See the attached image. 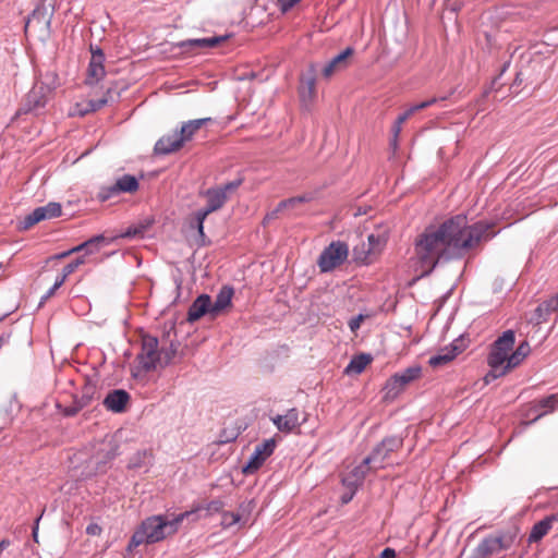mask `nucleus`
Returning <instances> with one entry per match:
<instances>
[{
  "label": "nucleus",
  "instance_id": "27",
  "mask_svg": "<svg viewBox=\"0 0 558 558\" xmlns=\"http://www.w3.org/2000/svg\"><path fill=\"white\" fill-rule=\"evenodd\" d=\"M211 118H202V119H195L190 120L187 122H184L178 132L180 137L182 138L183 143L189 142L193 138L194 134L204 125L211 122Z\"/></svg>",
  "mask_w": 558,
  "mask_h": 558
},
{
  "label": "nucleus",
  "instance_id": "12",
  "mask_svg": "<svg viewBox=\"0 0 558 558\" xmlns=\"http://www.w3.org/2000/svg\"><path fill=\"white\" fill-rule=\"evenodd\" d=\"M402 446V439L399 437L385 438L373 452L364 459L365 464H372L374 470L384 468L385 460L389 457L390 452L396 451Z\"/></svg>",
  "mask_w": 558,
  "mask_h": 558
},
{
  "label": "nucleus",
  "instance_id": "45",
  "mask_svg": "<svg viewBox=\"0 0 558 558\" xmlns=\"http://www.w3.org/2000/svg\"><path fill=\"white\" fill-rule=\"evenodd\" d=\"M401 126H402V124L395 122V124L391 129L392 138H391L390 144L395 149L397 148L398 137H399V135L401 133V129H402Z\"/></svg>",
  "mask_w": 558,
  "mask_h": 558
},
{
  "label": "nucleus",
  "instance_id": "57",
  "mask_svg": "<svg viewBox=\"0 0 558 558\" xmlns=\"http://www.w3.org/2000/svg\"><path fill=\"white\" fill-rule=\"evenodd\" d=\"M58 289H54V286H52L46 293V295L43 298V300H47L49 298H51L54 292L57 291Z\"/></svg>",
  "mask_w": 558,
  "mask_h": 558
},
{
  "label": "nucleus",
  "instance_id": "10",
  "mask_svg": "<svg viewBox=\"0 0 558 558\" xmlns=\"http://www.w3.org/2000/svg\"><path fill=\"white\" fill-rule=\"evenodd\" d=\"M140 365L146 372L155 369L161 365V352L158 350V340L153 336H144L142 339V350L137 355Z\"/></svg>",
  "mask_w": 558,
  "mask_h": 558
},
{
  "label": "nucleus",
  "instance_id": "25",
  "mask_svg": "<svg viewBox=\"0 0 558 558\" xmlns=\"http://www.w3.org/2000/svg\"><path fill=\"white\" fill-rule=\"evenodd\" d=\"M105 241H106V239L104 235H96L66 252H62V253L58 254L56 256V258H64V257H68L69 255H71L72 253H76V252H81V251H85L86 254H94L99 251L100 245Z\"/></svg>",
  "mask_w": 558,
  "mask_h": 558
},
{
  "label": "nucleus",
  "instance_id": "24",
  "mask_svg": "<svg viewBox=\"0 0 558 558\" xmlns=\"http://www.w3.org/2000/svg\"><path fill=\"white\" fill-rule=\"evenodd\" d=\"M183 144L178 132H174L173 134L160 137L155 144L154 150L157 155H168L179 150Z\"/></svg>",
  "mask_w": 558,
  "mask_h": 558
},
{
  "label": "nucleus",
  "instance_id": "43",
  "mask_svg": "<svg viewBox=\"0 0 558 558\" xmlns=\"http://www.w3.org/2000/svg\"><path fill=\"white\" fill-rule=\"evenodd\" d=\"M543 305L548 310L549 314L558 311V294L544 301Z\"/></svg>",
  "mask_w": 558,
  "mask_h": 558
},
{
  "label": "nucleus",
  "instance_id": "19",
  "mask_svg": "<svg viewBox=\"0 0 558 558\" xmlns=\"http://www.w3.org/2000/svg\"><path fill=\"white\" fill-rule=\"evenodd\" d=\"M354 49L347 47L343 51L335 56L323 69V75L330 77L336 72L342 71L349 66L350 58L353 56Z\"/></svg>",
  "mask_w": 558,
  "mask_h": 558
},
{
  "label": "nucleus",
  "instance_id": "18",
  "mask_svg": "<svg viewBox=\"0 0 558 558\" xmlns=\"http://www.w3.org/2000/svg\"><path fill=\"white\" fill-rule=\"evenodd\" d=\"M130 395L123 389H114L110 391L104 399V405L107 410L114 413H122L126 410L130 402Z\"/></svg>",
  "mask_w": 558,
  "mask_h": 558
},
{
  "label": "nucleus",
  "instance_id": "28",
  "mask_svg": "<svg viewBox=\"0 0 558 558\" xmlns=\"http://www.w3.org/2000/svg\"><path fill=\"white\" fill-rule=\"evenodd\" d=\"M138 190V181L134 175L124 174L119 178L116 183L109 187L111 194L117 193H134Z\"/></svg>",
  "mask_w": 558,
  "mask_h": 558
},
{
  "label": "nucleus",
  "instance_id": "53",
  "mask_svg": "<svg viewBox=\"0 0 558 558\" xmlns=\"http://www.w3.org/2000/svg\"><path fill=\"white\" fill-rule=\"evenodd\" d=\"M147 457H148V453H147L146 451L138 452V453L136 454V457H135V458L137 459V461H136V462H132L131 466H132V468H138V466H140V462H141V460H142V459H146Z\"/></svg>",
  "mask_w": 558,
  "mask_h": 558
},
{
  "label": "nucleus",
  "instance_id": "35",
  "mask_svg": "<svg viewBox=\"0 0 558 558\" xmlns=\"http://www.w3.org/2000/svg\"><path fill=\"white\" fill-rule=\"evenodd\" d=\"M253 510L252 501L243 502L239 506L238 511H235L236 515L240 518V522L245 524L250 520V514Z\"/></svg>",
  "mask_w": 558,
  "mask_h": 558
},
{
  "label": "nucleus",
  "instance_id": "55",
  "mask_svg": "<svg viewBox=\"0 0 558 558\" xmlns=\"http://www.w3.org/2000/svg\"><path fill=\"white\" fill-rule=\"evenodd\" d=\"M354 494H355V492H353V490H350L349 493L343 494L341 497L342 502L348 504L349 501H351Z\"/></svg>",
  "mask_w": 558,
  "mask_h": 558
},
{
  "label": "nucleus",
  "instance_id": "29",
  "mask_svg": "<svg viewBox=\"0 0 558 558\" xmlns=\"http://www.w3.org/2000/svg\"><path fill=\"white\" fill-rule=\"evenodd\" d=\"M530 352H531V347H530L529 342L527 341L521 342L518 345V348L515 349V351H513L510 354L509 361L506 364V368H508L509 371H512L513 368L519 366L523 362V360L530 354Z\"/></svg>",
  "mask_w": 558,
  "mask_h": 558
},
{
  "label": "nucleus",
  "instance_id": "37",
  "mask_svg": "<svg viewBox=\"0 0 558 558\" xmlns=\"http://www.w3.org/2000/svg\"><path fill=\"white\" fill-rule=\"evenodd\" d=\"M510 371L506 368V366H495L490 367V371L485 375L484 380L486 384H489L490 381L506 375Z\"/></svg>",
  "mask_w": 558,
  "mask_h": 558
},
{
  "label": "nucleus",
  "instance_id": "58",
  "mask_svg": "<svg viewBox=\"0 0 558 558\" xmlns=\"http://www.w3.org/2000/svg\"><path fill=\"white\" fill-rule=\"evenodd\" d=\"M425 108H427V104L425 101L414 105V110H417V111L423 110Z\"/></svg>",
  "mask_w": 558,
  "mask_h": 558
},
{
  "label": "nucleus",
  "instance_id": "46",
  "mask_svg": "<svg viewBox=\"0 0 558 558\" xmlns=\"http://www.w3.org/2000/svg\"><path fill=\"white\" fill-rule=\"evenodd\" d=\"M364 319V316L363 315H357L355 317H352L349 322V327L351 329V331H356L360 327H361V324Z\"/></svg>",
  "mask_w": 558,
  "mask_h": 558
},
{
  "label": "nucleus",
  "instance_id": "60",
  "mask_svg": "<svg viewBox=\"0 0 558 558\" xmlns=\"http://www.w3.org/2000/svg\"><path fill=\"white\" fill-rule=\"evenodd\" d=\"M417 110H414V106L410 107L405 113L408 114V117L410 118L412 114H414Z\"/></svg>",
  "mask_w": 558,
  "mask_h": 558
},
{
  "label": "nucleus",
  "instance_id": "15",
  "mask_svg": "<svg viewBox=\"0 0 558 558\" xmlns=\"http://www.w3.org/2000/svg\"><path fill=\"white\" fill-rule=\"evenodd\" d=\"M276 448L274 438L266 439L255 447L247 464L243 468L244 474H252L257 471L268 457H270Z\"/></svg>",
  "mask_w": 558,
  "mask_h": 558
},
{
  "label": "nucleus",
  "instance_id": "13",
  "mask_svg": "<svg viewBox=\"0 0 558 558\" xmlns=\"http://www.w3.org/2000/svg\"><path fill=\"white\" fill-rule=\"evenodd\" d=\"M61 211V205L56 202H50L45 206L37 207L29 215H27L23 221H21L20 229L27 230L43 220L59 217Z\"/></svg>",
  "mask_w": 558,
  "mask_h": 558
},
{
  "label": "nucleus",
  "instance_id": "61",
  "mask_svg": "<svg viewBox=\"0 0 558 558\" xmlns=\"http://www.w3.org/2000/svg\"><path fill=\"white\" fill-rule=\"evenodd\" d=\"M37 530H38L37 526L33 530V536L35 539L37 538Z\"/></svg>",
  "mask_w": 558,
  "mask_h": 558
},
{
  "label": "nucleus",
  "instance_id": "31",
  "mask_svg": "<svg viewBox=\"0 0 558 558\" xmlns=\"http://www.w3.org/2000/svg\"><path fill=\"white\" fill-rule=\"evenodd\" d=\"M108 102V99L106 97L99 98V99H92L86 102L77 104V113L83 117L90 112H95L99 109H101Z\"/></svg>",
  "mask_w": 558,
  "mask_h": 558
},
{
  "label": "nucleus",
  "instance_id": "39",
  "mask_svg": "<svg viewBox=\"0 0 558 558\" xmlns=\"http://www.w3.org/2000/svg\"><path fill=\"white\" fill-rule=\"evenodd\" d=\"M161 365H167L170 363V361L173 359V356L177 353V345H174L172 342L170 344V348L167 350H161Z\"/></svg>",
  "mask_w": 558,
  "mask_h": 558
},
{
  "label": "nucleus",
  "instance_id": "41",
  "mask_svg": "<svg viewBox=\"0 0 558 558\" xmlns=\"http://www.w3.org/2000/svg\"><path fill=\"white\" fill-rule=\"evenodd\" d=\"M315 94V80L310 78L302 87L301 95L303 98H312Z\"/></svg>",
  "mask_w": 558,
  "mask_h": 558
},
{
  "label": "nucleus",
  "instance_id": "5",
  "mask_svg": "<svg viewBox=\"0 0 558 558\" xmlns=\"http://www.w3.org/2000/svg\"><path fill=\"white\" fill-rule=\"evenodd\" d=\"M515 541V534L511 532L489 535L482 539L474 550L473 558H488L509 549Z\"/></svg>",
  "mask_w": 558,
  "mask_h": 558
},
{
  "label": "nucleus",
  "instance_id": "17",
  "mask_svg": "<svg viewBox=\"0 0 558 558\" xmlns=\"http://www.w3.org/2000/svg\"><path fill=\"white\" fill-rule=\"evenodd\" d=\"M306 418L300 420V412L296 408L289 409L283 415H276L271 417V422L282 433H291L296 427H300Z\"/></svg>",
  "mask_w": 558,
  "mask_h": 558
},
{
  "label": "nucleus",
  "instance_id": "32",
  "mask_svg": "<svg viewBox=\"0 0 558 558\" xmlns=\"http://www.w3.org/2000/svg\"><path fill=\"white\" fill-rule=\"evenodd\" d=\"M557 405H558V395H550L546 398L541 399L535 404V409L542 410L537 414L536 418H539V417L544 416L545 414L553 412Z\"/></svg>",
  "mask_w": 558,
  "mask_h": 558
},
{
  "label": "nucleus",
  "instance_id": "59",
  "mask_svg": "<svg viewBox=\"0 0 558 558\" xmlns=\"http://www.w3.org/2000/svg\"><path fill=\"white\" fill-rule=\"evenodd\" d=\"M438 101V98L434 97V98H430L428 100H425V102L427 104V108L434 104H436Z\"/></svg>",
  "mask_w": 558,
  "mask_h": 558
},
{
  "label": "nucleus",
  "instance_id": "22",
  "mask_svg": "<svg viewBox=\"0 0 558 558\" xmlns=\"http://www.w3.org/2000/svg\"><path fill=\"white\" fill-rule=\"evenodd\" d=\"M558 522V511L545 517L543 520L536 522L529 535V543L539 542L553 529V525Z\"/></svg>",
  "mask_w": 558,
  "mask_h": 558
},
{
  "label": "nucleus",
  "instance_id": "52",
  "mask_svg": "<svg viewBox=\"0 0 558 558\" xmlns=\"http://www.w3.org/2000/svg\"><path fill=\"white\" fill-rule=\"evenodd\" d=\"M222 508V502L220 500H213L209 502L207 510L208 511H219Z\"/></svg>",
  "mask_w": 558,
  "mask_h": 558
},
{
  "label": "nucleus",
  "instance_id": "4",
  "mask_svg": "<svg viewBox=\"0 0 558 558\" xmlns=\"http://www.w3.org/2000/svg\"><path fill=\"white\" fill-rule=\"evenodd\" d=\"M57 78L56 73H47L45 75L46 81L36 83L27 93L17 114L38 113L43 110L46 107L50 95L58 86Z\"/></svg>",
  "mask_w": 558,
  "mask_h": 558
},
{
  "label": "nucleus",
  "instance_id": "54",
  "mask_svg": "<svg viewBox=\"0 0 558 558\" xmlns=\"http://www.w3.org/2000/svg\"><path fill=\"white\" fill-rule=\"evenodd\" d=\"M66 278H68V276H64V272L62 271V274L56 279V281L53 283L54 289H59L64 283Z\"/></svg>",
  "mask_w": 558,
  "mask_h": 558
},
{
  "label": "nucleus",
  "instance_id": "2",
  "mask_svg": "<svg viewBox=\"0 0 558 558\" xmlns=\"http://www.w3.org/2000/svg\"><path fill=\"white\" fill-rule=\"evenodd\" d=\"M193 514L194 511H185L173 518H169L168 515H153L147 518L133 534L128 549L132 550L144 543L154 544L162 541L167 536L174 534L178 531L179 524L185 518Z\"/></svg>",
  "mask_w": 558,
  "mask_h": 558
},
{
  "label": "nucleus",
  "instance_id": "20",
  "mask_svg": "<svg viewBox=\"0 0 558 558\" xmlns=\"http://www.w3.org/2000/svg\"><path fill=\"white\" fill-rule=\"evenodd\" d=\"M226 37L214 36L210 38L186 39L179 43V47L185 52L202 51L218 46Z\"/></svg>",
  "mask_w": 558,
  "mask_h": 558
},
{
  "label": "nucleus",
  "instance_id": "7",
  "mask_svg": "<svg viewBox=\"0 0 558 558\" xmlns=\"http://www.w3.org/2000/svg\"><path fill=\"white\" fill-rule=\"evenodd\" d=\"M515 342V333L509 329L502 332L492 344L489 354L487 356V364L489 367L506 366L509 361V352L512 350Z\"/></svg>",
  "mask_w": 558,
  "mask_h": 558
},
{
  "label": "nucleus",
  "instance_id": "48",
  "mask_svg": "<svg viewBox=\"0 0 558 558\" xmlns=\"http://www.w3.org/2000/svg\"><path fill=\"white\" fill-rule=\"evenodd\" d=\"M86 533L93 536L99 535L101 533V527L97 523H90L86 527Z\"/></svg>",
  "mask_w": 558,
  "mask_h": 558
},
{
  "label": "nucleus",
  "instance_id": "3",
  "mask_svg": "<svg viewBox=\"0 0 558 558\" xmlns=\"http://www.w3.org/2000/svg\"><path fill=\"white\" fill-rule=\"evenodd\" d=\"M242 182V179H238L216 187H210L202 193L207 199V205L194 215L195 227L201 235H204V221L207 216L222 208L229 198V194L234 192Z\"/></svg>",
  "mask_w": 558,
  "mask_h": 558
},
{
  "label": "nucleus",
  "instance_id": "47",
  "mask_svg": "<svg viewBox=\"0 0 558 558\" xmlns=\"http://www.w3.org/2000/svg\"><path fill=\"white\" fill-rule=\"evenodd\" d=\"M300 0H277L280 9L286 12L290 10L294 4H296Z\"/></svg>",
  "mask_w": 558,
  "mask_h": 558
},
{
  "label": "nucleus",
  "instance_id": "14",
  "mask_svg": "<svg viewBox=\"0 0 558 558\" xmlns=\"http://www.w3.org/2000/svg\"><path fill=\"white\" fill-rule=\"evenodd\" d=\"M92 57L88 63L85 84L94 86L98 84L106 75L105 53L101 48L90 46Z\"/></svg>",
  "mask_w": 558,
  "mask_h": 558
},
{
  "label": "nucleus",
  "instance_id": "6",
  "mask_svg": "<svg viewBox=\"0 0 558 558\" xmlns=\"http://www.w3.org/2000/svg\"><path fill=\"white\" fill-rule=\"evenodd\" d=\"M349 256V246L341 241H333L320 253L317 265L320 272H329L342 265Z\"/></svg>",
  "mask_w": 558,
  "mask_h": 558
},
{
  "label": "nucleus",
  "instance_id": "50",
  "mask_svg": "<svg viewBox=\"0 0 558 558\" xmlns=\"http://www.w3.org/2000/svg\"><path fill=\"white\" fill-rule=\"evenodd\" d=\"M281 211H282V209H279V204H278L277 207L272 211L268 213L265 216L264 222H267L269 220L276 219L278 217V214L281 213Z\"/></svg>",
  "mask_w": 558,
  "mask_h": 558
},
{
  "label": "nucleus",
  "instance_id": "16",
  "mask_svg": "<svg viewBox=\"0 0 558 558\" xmlns=\"http://www.w3.org/2000/svg\"><path fill=\"white\" fill-rule=\"evenodd\" d=\"M464 350L463 341L456 339L448 347L441 348L437 354L428 360L432 367H440L451 362L459 353Z\"/></svg>",
  "mask_w": 558,
  "mask_h": 558
},
{
  "label": "nucleus",
  "instance_id": "34",
  "mask_svg": "<svg viewBox=\"0 0 558 558\" xmlns=\"http://www.w3.org/2000/svg\"><path fill=\"white\" fill-rule=\"evenodd\" d=\"M369 469H373L372 468V464H365L364 461L357 465L356 468H354L352 470V472L350 473V475L360 484H362V482L364 481L365 476H366V473Z\"/></svg>",
  "mask_w": 558,
  "mask_h": 558
},
{
  "label": "nucleus",
  "instance_id": "8",
  "mask_svg": "<svg viewBox=\"0 0 558 558\" xmlns=\"http://www.w3.org/2000/svg\"><path fill=\"white\" fill-rule=\"evenodd\" d=\"M422 376V367L420 365H412L402 372L392 375L386 383L384 390L385 397L395 399L399 393L412 381Z\"/></svg>",
  "mask_w": 558,
  "mask_h": 558
},
{
  "label": "nucleus",
  "instance_id": "49",
  "mask_svg": "<svg viewBox=\"0 0 558 558\" xmlns=\"http://www.w3.org/2000/svg\"><path fill=\"white\" fill-rule=\"evenodd\" d=\"M92 388H86L85 392L81 396V398H75L74 401H86V407L92 401Z\"/></svg>",
  "mask_w": 558,
  "mask_h": 558
},
{
  "label": "nucleus",
  "instance_id": "56",
  "mask_svg": "<svg viewBox=\"0 0 558 558\" xmlns=\"http://www.w3.org/2000/svg\"><path fill=\"white\" fill-rule=\"evenodd\" d=\"M408 119H409L408 114L405 112H403L402 114H400L398 117L396 122L399 123V124H403Z\"/></svg>",
  "mask_w": 558,
  "mask_h": 558
},
{
  "label": "nucleus",
  "instance_id": "26",
  "mask_svg": "<svg viewBox=\"0 0 558 558\" xmlns=\"http://www.w3.org/2000/svg\"><path fill=\"white\" fill-rule=\"evenodd\" d=\"M233 288L229 286H225L220 289L219 293L216 296L215 302H211V317L215 318L218 316L223 310L231 305L232 296H233Z\"/></svg>",
  "mask_w": 558,
  "mask_h": 558
},
{
  "label": "nucleus",
  "instance_id": "36",
  "mask_svg": "<svg viewBox=\"0 0 558 558\" xmlns=\"http://www.w3.org/2000/svg\"><path fill=\"white\" fill-rule=\"evenodd\" d=\"M549 315L550 314H549L548 310L543 305V303H541L534 311L532 322L535 325H541L548 319Z\"/></svg>",
  "mask_w": 558,
  "mask_h": 558
},
{
  "label": "nucleus",
  "instance_id": "42",
  "mask_svg": "<svg viewBox=\"0 0 558 558\" xmlns=\"http://www.w3.org/2000/svg\"><path fill=\"white\" fill-rule=\"evenodd\" d=\"M85 407H86V401H74L73 405H71L64 410V414L68 416H73Z\"/></svg>",
  "mask_w": 558,
  "mask_h": 558
},
{
  "label": "nucleus",
  "instance_id": "9",
  "mask_svg": "<svg viewBox=\"0 0 558 558\" xmlns=\"http://www.w3.org/2000/svg\"><path fill=\"white\" fill-rule=\"evenodd\" d=\"M53 13V7L50 3H46V1H41L28 16L25 24V32L33 28L44 35H48L50 33Z\"/></svg>",
  "mask_w": 558,
  "mask_h": 558
},
{
  "label": "nucleus",
  "instance_id": "51",
  "mask_svg": "<svg viewBox=\"0 0 558 558\" xmlns=\"http://www.w3.org/2000/svg\"><path fill=\"white\" fill-rule=\"evenodd\" d=\"M142 230L137 229V228H129L123 234L122 236L124 238H134L136 235H140L142 234Z\"/></svg>",
  "mask_w": 558,
  "mask_h": 558
},
{
  "label": "nucleus",
  "instance_id": "30",
  "mask_svg": "<svg viewBox=\"0 0 558 558\" xmlns=\"http://www.w3.org/2000/svg\"><path fill=\"white\" fill-rule=\"evenodd\" d=\"M372 356L369 354L361 353L354 355L350 363L347 365L344 373L348 375L351 374H361L366 366L372 362Z\"/></svg>",
  "mask_w": 558,
  "mask_h": 558
},
{
  "label": "nucleus",
  "instance_id": "21",
  "mask_svg": "<svg viewBox=\"0 0 558 558\" xmlns=\"http://www.w3.org/2000/svg\"><path fill=\"white\" fill-rule=\"evenodd\" d=\"M211 299L208 294H201L191 304L187 312V322L194 323L203 317L205 314L211 316Z\"/></svg>",
  "mask_w": 558,
  "mask_h": 558
},
{
  "label": "nucleus",
  "instance_id": "38",
  "mask_svg": "<svg viewBox=\"0 0 558 558\" xmlns=\"http://www.w3.org/2000/svg\"><path fill=\"white\" fill-rule=\"evenodd\" d=\"M236 523H241V522H240V518L236 515L235 512L226 511L222 513L221 524L223 525V527H231Z\"/></svg>",
  "mask_w": 558,
  "mask_h": 558
},
{
  "label": "nucleus",
  "instance_id": "23",
  "mask_svg": "<svg viewBox=\"0 0 558 558\" xmlns=\"http://www.w3.org/2000/svg\"><path fill=\"white\" fill-rule=\"evenodd\" d=\"M368 250L364 252V256L357 255L356 258L365 263L372 262L373 256L379 254L387 243V232L372 233L368 235Z\"/></svg>",
  "mask_w": 558,
  "mask_h": 558
},
{
  "label": "nucleus",
  "instance_id": "40",
  "mask_svg": "<svg viewBox=\"0 0 558 558\" xmlns=\"http://www.w3.org/2000/svg\"><path fill=\"white\" fill-rule=\"evenodd\" d=\"M84 263H85L84 257H77L75 260L69 263L62 269V271L64 272V276L69 277L71 274H73L75 271V269L78 266L83 265Z\"/></svg>",
  "mask_w": 558,
  "mask_h": 558
},
{
  "label": "nucleus",
  "instance_id": "44",
  "mask_svg": "<svg viewBox=\"0 0 558 558\" xmlns=\"http://www.w3.org/2000/svg\"><path fill=\"white\" fill-rule=\"evenodd\" d=\"M342 484L347 488H349V490H353V492H356L357 487L361 485L350 474L342 478Z\"/></svg>",
  "mask_w": 558,
  "mask_h": 558
},
{
  "label": "nucleus",
  "instance_id": "33",
  "mask_svg": "<svg viewBox=\"0 0 558 558\" xmlns=\"http://www.w3.org/2000/svg\"><path fill=\"white\" fill-rule=\"evenodd\" d=\"M308 201H311V196H307V195L290 197V198L281 201L279 203V209H282V210H284V209H293L299 204H302V203H305V202H308Z\"/></svg>",
  "mask_w": 558,
  "mask_h": 558
},
{
  "label": "nucleus",
  "instance_id": "1",
  "mask_svg": "<svg viewBox=\"0 0 558 558\" xmlns=\"http://www.w3.org/2000/svg\"><path fill=\"white\" fill-rule=\"evenodd\" d=\"M490 227L484 221L469 225L464 215L426 227L414 241V256L421 277L430 275L439 263L460 259L482 240L492 239L495 233H488Z\"/></svg>",
  "mask_w": 558,
  "mask_h": 558
},
{
  "label": "nucleus",
  "instance_id": "11",
  "mask_svg": "<svg viewBox=\"0 0 558 558\" xmlns=\"http://www.w3.org/2000/svg\"><path fill=\"white\" fill-rule=\"evenodd\" d=\"M118 454V446L112 440H104L99 442L96 452L89 459V465L93 473H104L108 463Z\"/></svg>",
  "mask_w": 558,
  "mask_h": 558
}]
</instances>
